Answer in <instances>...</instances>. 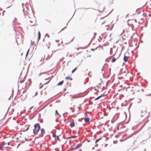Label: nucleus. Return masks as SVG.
<instances>
[{
	"instance_id": "obj_1",
	"label": "nucleus",
	"mask_w": 151,
	"mask_h": 151,
	"mask_svg": "<svg viewBox=\"0 0 151 151\" xmlns=\"http://www.w3.org/2000/svg\"><path fill=\"white\" fill-rule=\"evenodd\" d=\"M82 144L81 143L78 144L75 147H72L68 151H72L73 150H75L80 147L82 146Z\"/></svg>"
},
{
	"instance_id": "obj_2",
	"label": "nucleus",
	"mask_w": 151,
	"mask_h": 151,
	"mask_svg": "<svg viewBox=\"0 0 151 151\" xmlns=\"http://www.w3.org/2000/svg\"><path fill=\"white\" fill-rule=\"evenodd\" d=\"M33 133L35 134H37L38 133V123H36L34 125V128L33 129Z\"/></svg>"
},
{
	"instance_id": "obj_3",
	"label": "nucleus",
	"mask_w": 151,
	"mask_h": 151,
	"mask_svg": "<svg viewBox=\"0 0 151 151\" xmlns=\"http://www.w3.org/2000/svg\"><path fill=\"white\" fill-rule=\"evenodd\" d=\"M52 136L53 137L55 138V140H58L59 141H60V139L59 138L58 136H57L55 134H53L52 135Z\"/></svg>"
},
{
	"instance_id": "obj_4",
	"label": "nucleus",
	"mask_w": 151,
	"mask_h": 151,
	"mask_svg": "<svg viewBox=\"0 0 151 151\" xmlns=\"http://www.w3.org/2000/svg\"><path fill=\"white\" fill-rule=\"evenodd\" d=\"M75 125V124L74 122H73L70 123V126L71 127H74Z\"/></svg>"
},
{
	"instance_id": "obj_5",
	"label": "nucleus",
	"mask_w": 151,
	"mask_h": 151,
	"mask_svg": "<svg viewBox=\"0 0 151 151\" xmlns=\"http://www.w3.org/2000/svg\"><path fill=\"white\" fill-rule=\"evenodd\" d=\"M84 119L86 122H88L89 121L90 119L88 118L85 117Z\"/></svg>"
},
{
	"instance_id": "obj_6",
	"label": "nucleus",
	"mask_w": 151,
	"mask_h": 151,
	"mask_svg": "<svg viewBox=\"0 0 151 151\" xmlns=\"http://www.w3.org/2000/svg\"><path fill=\"white\" fill-rule=\"evenodd\" d=\"M27 85H29L31 83V81L30 79H28L27 82H26Z\"/></svg>"
},
{
	"instance_id": "obj_7",
	"label": "nucleus",
	"mask_w": 151,
	"mask_h": 151,
	"mask_svg": "<svg viewBox=\"0 0 151 151\" xmlns=\"http://www.w3.org/2000/svg\"><path fill=\"white\" fill-rule=\"evenodd\" d=\"M128 59V57L127 56H124V60L125 62L127 61Z\"/></svg>"
},
{
	"instance_id": "obj_8",
	"label": "nucleus",
	"mask_w": 151,
	"mask_h": 151,
	"mask_svg": "<svg viewBox=\"0 0 151 151\" xmlns=\"http://www.w3.org/2000/svg\"><path fill=\"white\" fill-rule=\"evenodd\" d=\"M114 0H108V1L110 4H113L114 2Z\"/></svg>"
},
{
	"instance_id": "obj_9",
	"label": "nucleus",
	"mask_w": 151,
	"mask_h": 151,
	"mask_svg": "<svg viewBox=\"0 0 151 151\" xmlns=\"http://www.w3.org/2000/svg\"><path fill=\"white\" fill-rule=\"evenodd\" d=\"M116 59L114 57L112 58L111 61L112 63H114L116 61Z\"/></svg>"
},
{
	"instance_id": "obj_10",
	"label": "nucleus",
	"mask_w": 151,
	"mask_h": 151,
	"mask_svg": "<svg viewBox=\"0 0 151 151\" xmlns=\"http://www.w3.org/2000/svg\"><path fill=\"white\" fill-rule=\"evenodd\" d=\"M41 132L42 133L44 134L45 133V130L44 129H41Z\"/></svg>"
},
{
	"instance_id": "obj_11",
	"label": "nucleus",
	"mask_w": 151,
	"mask_h": 151,
	"mask_svg": "<svg viewBox=\"0 0 151 151\" xmlns=\"http://www.w3.org/2000/svg\"><path fill=\"white\" fill-rule=\"evenodd\" d=\"M100 7H99V11L101 12H103V11H104V7H103V9H100Z\"/></svg>"
},
{
	"instance_id": "obj_12",
	"label": "nucleus",
	"mask_w": 151,
	"mask_h": 151,
	"mask_svg": "<svg viewBox=\"0 0 151 151\" xmlns=\"http://www.w3.org/2000/svg\"><path fill=\"white\" fill-rule=\"evenodd\" d=\"M64 82L63 81H62L60 82L58 84V85H61Z\"/></svg>"
},
{
	"instance_id": "obj_13",
	"label": "nucleus",
	"mask_w": 151,
	"mask_h": 151,
	"mask_svg": "<svg viewBox=\"0 0 151 151\" xmlns=\"http://www.w3.org/2000/svg\"><path fill=\"white\" fill-rule=\"evenodd\" d=\"M6 143H4V144H2L1 145H0V150H1L2 149V148L3 147V146L4 145H6Z\"/></svg>"
},
{
	"instance_id": "obj_14",
	"label": "nucleus",
	"mask_w": 151,
	"mask_h": 151,
	"mask_svg": "<svg viewBox=\"0 0 151 151\" xmlns=\"http://www.w3.org/2000/svg\"><path fill=\"white\" fill-rule=\"evenodd\" d=\"M102 96V95H101L99 96V97H97L95 99V100H97L98 99H99Z\"/></svg>"
},
{
	"instance_id": "obj_15",
	"label": "nucleus",
	"mask_w": 151,
	"mask_h": 151,
	"mask_svg": "<svg viewBox=\"0 0 151 151\" xmlns=\"http://www.w3.org/2000/svg\"><path fill=\"white\" fill-rule=\"evenodd\" d=\"M101 138H100L97 139L96 141H95V143H96L97 142H98L99 140H100L101 139Z\"/></svg>"
},
{
	"instance_id": "obj_16",
	"label": "nucleus",
	"mask_w": 151,
	"mask_h": 151,
	"mask_svg": "<svg viewBox=\"0 0 151 151\" xmlns=\"http://www.w3.org/2000/svg\"><path fill=\"white\" fill-rule=\"evenodd\" d=\"M77 68V67H76V68H75V69H73V70H72V73H74V72H75V71L76 70Z\"/></svg>"
},
{
	"instance_id": "obj_17",
	"label": "nucleus",
	"mask_w": 151,
	"mask_h": 151,
	"mask_svg": "<svg viewBox=\"0 0 151 151\" xmlns=\"http://www.w3.org/2000/svg\"><path fill=\"white\" fill-rule=\"evenodd\" d=\"M65 79L67 80H69L70 79V80H72V79L71 78L69 77H67L65 78Z\"/></svg>"
},
{
	"instance_id": "obj_18",
	"label": "nucleus",
	"mask_w": 151,
	"mask_h": 151,
	"mask_svg": "<svg viewBox=\"0 0 151 151\" xmlns=\"http://www.w3.org/2000/svg\"><path fill=\"white\" fill-rule=\"evenodd\" d=\"M40 37V32H38V40H39Z\"/></svg>"
},
{
	"instance_id": "obj_19",
	"label": "nucleus",
	"mask_w": 151,
	"mask_h": 151,
	"mask_svg": "<svg viewBox=\"0 0 151 151\" xmlns=\"http://www.w3.org/2000/svg\"><path fill=\"white\" fill-rule=\"evenodd\" d=\"M71 137L73 138H75L77 137V136H71Z\"/></svg>"
},
{
	"instance_id": "obj_20",
	"label": "nucleus",
	"mask_w": 151,
	"mask_h": 151,
	"mask_svg": "<svg viewBox=\"0 0 151 151\" xmlns=\"http://www.w3.org/2000/svg\"><path fill=\"white\" fill-rule=\"evenodd\" d=\"M29 49L28 50H27V53H26V56H27V55L28 54V52H29Z\"/></svg>"
},
{
	"instance_id": "obj_21",
	"label": "nucleus",
	"mask_w": 151,
	"mask_h": 151,
	"mask_svg": "<svg viewBox=\"0 0 151 151\" xmlns=\"http://www.w3.org/2000/svg\"><path fill=\"white\" fill-rule=\"evenodd\" d=\"M55 113L57 115H59V114L58 113V111H57V110H56L55 111Z\"/></svg>"
},
{
	"instance_id": "obj_22",
	"label": "nucleus",
	"mask_w": 151,
	"mask_h": 151,
	"mask_svg": "<svg viewBox=\"0 0 151 151\" xmlns=\"http://www.w3.org/2000/svg\"><path fill=\"white\" fill-rule=\"evenodd\" d=\"M38 131H39V130L40 129V125H39V124H38Z\"/></svg>"
},
{
	"instance_id": "obj_23",
	"label": "nucleus",
	"mask_w": 151,
	"mask_h": 151,
	"mask_svg": "<svg viewBox=\"0 0 151 151\" xmlns=\"http://www.w3.org/2000/svg\"><path fill=\"white\" fill-rule=\"evenodd\" d=\"M29 129V127H27V128L25 130V131H27V130L28 129Z\"/></svg>"
},
{
	"instance_id": "obj_24",
	"label": "nucleus",
	"mask_w": 151,
	"mask_h": 151,
	"mask_svg": "<svg viewBox=\"0 0 151 151\" xmlns=\"http://www.w3.org/2000/svg\"><path fill=\"white\" fill-rule=\"evenodd\" d=\"M72 138L71 137H68L67 138V139H69V138Z\"/></svg>"
},
{
	"instance_id": "obj_25",
	"label": "nucleus",
	"mask_w": 151,
	"mask_h": 151,
	"mask_svg": "<svg viewBox=\"0 0 151 151\" xmlns=\"http://www.w3.org/2000/svg\"><path fill=\"white\" fill-rule=\"evenodd\" d=\"M6 144H7L8 145H10V143L9 142H8L7 143H6Z\"/></svg>"
},
{
	"instance_id": "obj_26",
	"label": "nucleus",
	"mask_w": 151,
	"mask_h": 151,
	"mask_svg": "<svg viewBox=\"0 0 151 151\" xmlns=\"http://www.w3.org/2000/svg\"><path fill=\"white\" fill-rule=\"evenodd\" d=\"M50 81H49L47 82V83H44V84H47L49 82H50Z\"/></svg>"
},
{
	"instance_id": "obj_27",
	"label": "nucleus",
	"mask_w": 151,
	"mask_h": 151,
	"mask_svg": "<svg viewBox=\"0 0 151 151\" xmlns=\"http://www.w3.org/2000/svg\"><path fill=\"white\" fill-rule=\"evenodd\" d=\"M86 81H87V82H88V79L87 78Z\"/></svg>"
},
{
	"instance_id": "obj_28",
	"label": "nucleus",
	"mask_w": 151,
	"mask_h": 151,
	"mask_svg": "<svg viewBox=\"0 0 151 151\" xmlns=\"http://www.w3.org/2000/svg\"><path fill=\"white\" fill-rule=\"evenodd\" d=\"M108 139H109V138H108V137H106V140H108Z\"/></svg>"
},
{
	"instance_id": "obj_29",
	"label": "nucleus",
	"mask_w": 151,
	"mask_h": 151,
	"mask_svg": "<svg viewBox=\"0 0 151 151\" xmlns=\"http://www.w3.org/2000/svg\"><path fill=\"white\" fill-rule=\"evenodd\" d=\"M42 147V145H40V147L41 148Z\"/></svg>"
},
{
	"instance_id": "obj_30",
	"label": "nucleus",
	"mask_w": 151,
	"mask_h": 151,
	"mask_svg": "<svg viewBox=\"0 0 151 151\" xmlns=\"http://www.w3.org/2000/svg\"><path fill=\"white\" fill-rule=\"evenodd\" d=\"M135 22H137V21H136V19L135 20Z\"/></svg>"
},
{
	"instance_id": "obj_31",
	"label": "nucleus",
	"mask_w": 151,
	"mask_h": 151,
	"mask_svg": "<svg viewBox=\"0 0 151 151\" xmlns=\"http://www.w3.org/2000/svg\"><path fill=\"white\" fill-rule=\"evenodd\" d=\"M98 144H96V146H98Z\"/></svg>"
},
{
	"instance_id": "obj_32",
	"label": "nucleus",
	"mask_w": 151,
	"mask_h": 151,
	"mask_svg": "<svg viewBox=\"0 0 151 151\" xmlns=\"http://www.w3.org/2000/svg\"><path fill=\"white\" fill-rule=\"evenodd\" d=\"M107 145H105V146H107Z\"/></svg>"
},
{
	"instance_id": "obj_33",
	"label": "nucleus",
	"mask_w": 151,
	"mask_h": 151,
	"mask_svg": "<svg viewBox=\"0 0 151 151\" xmlns=\"http://www.w3.org/2000/svg\"><path fill=\"white\" fill-rule=\"evenodd\" d=\"M73 40H72L71 42H72Z\"/></svg>"
},
{
	"instance_id": "obj_34",
	"label": "nucleus",
	"mask_w": 151,
	"mask_h": 151,
	"mask_svg": "<svg viewBox=\"0 0 151 151\" xmlns=\"http://www.w3.org/2000/svg\"><path fill=\"white\" fill-rule=\"evenodd\" d=\"M122 32H122V33H121V35L122 34Z\"/></svg>"
}]
</instances>
